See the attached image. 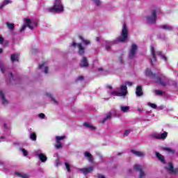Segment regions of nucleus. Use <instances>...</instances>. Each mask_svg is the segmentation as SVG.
Masks as SVG:
<instances>
[{
    "mask_svg": "<svg viewBox=\"0 0 178 178\" xmlns=\"http://www.w3.org/2000/svg\"><path fill=\"white\" fill-rule=\"evenodd\" d=\"M39 69L40 70H43L44 73L45 74H47V73H48V66H47L46 63H42V64L39 65Z\"/></svg>",
    "mask_w": 178,
    "mask_h": 178,
    "instance_id": "16",
    "label": "nucleus"
},
{
    "mask_svg": "<svg viewBox=\"0 0 178 178\" xmlns=\"http://www.w3.org/2000/svg\"><path fill=\"white\" fill-rule=\"evenodd\" d=\"M83 126L86 127L87 129H89V130H95V127L92 126L90 123L88 122H84Z\"/></svg>",
    "mask_w": 178,
    "mask_h": 178,
    "instance_id": "25",
    "label": "nucleus"
},
{
    "mask_svg": "<svg viewBox=\"0 0 178 178\" xmlns=\"http://www.w3.org/2000/svg\"><path fill=\"white\" fill-rule=\"evenodd\" d=\"M39 118H40V119H44V118H45V114H44V113H40V114H39Z\"/></svg>",
    "mask_w": 178,
    "mask_h": 178,
    "instance_id": "42",
    "label": "nucleus"
},
{
    "mask_svg": "<svg viewBox=\"0 0 178 178\" xmlns=\"http://www.w3.org/2000/svg\"><path fill=\"white\" fill-rule=\"evenodd\" d=\"M134 169L135 170H137L139 172L138 177L139 178H144L145 177V172L143 171V169H144V166L138 165V164H135L134 166Z\"/></svg>",
    "mask_w": 178,
    "mask_h": 178,
    "instance_id": "10",
    "label": "nucleus"
},
{
    "mask_svg": "<svg viewBox=\"0 0 178 178\" xmlns=\"http://www.w3.org/2000/svg\"><path fill=\"white\" fill-rule=\"evenodd\" d=\"M97 41H99V38H97Z\"/></svg>",
    "mask_w": 178,
    "mask_h": 178,
    "instance_id": "53",
    "label": "nucleus"
},
{
    "mask_svg": "<svg viewBox=\"0 0 178 178\" xmlns=\"http://www.w3.org/2000/svg\"><path fill=\"white\" fill-rule=\"evenodd\" d=\"M120 63H122V58H120Z\"/></svg>",
    "mask_w": 178,
    "mask_h": 178,
    "instance_id": "52",
    "label": "nucleus"
},
{
    "mask_svg": "<svg viewBox=\"0 0 178 178\" xmlns=\"http://www.w3.org/2000/svg\"><path fill=\"white\" fill-rule=\"evenodd\" d=\"M65 138H66L65 136H56V143H60V141H63Z\"/></svg>",
    "mask_w": 178,
    "mask_h": 178,
    "instance_id": "29",
    "label": "nucleus"
},
{
    "mask_svg": "<svg viewBox=\"0 0 178 178\" xmlns=\"http://www.w3.org/2000/svg\"><path fill=\"white\" fill-rule=\"evenodd\" d=\"M150 136L152 138H157L159 140H165L168 137V132H163L162 134L152 133Z\"/></svg>",
    "mask_w": 178,
    "mask_h": 178,
    "instance_id": "11",
    "label": "nucleus"
},
{
    "mask_svg": "<svg viewBox=\"0 0 178 178\" xmlns=\"http://www.w3.org/2000/svg\"><path fill=\"white\" fill-rule=\"evenodd\" d=\"M118 155H120V153H118Z\"/></svg>",
    "mask_w": 178,
    "mask_h": 178,
    "instance_id": "58",
    "label": "nucleus"
},
{
    "mask_svg": "<svg viewBox=\"0 0 178 178\" xmlns=\"http://www.w3.org/2000/svg\"><path fill=\"white\" fill-rule=\"evenodd\" d=\"M164 168L170 175H178V168H175L172 163H168Z\"/></svg>",
    "mask_w": 178,
    "mask_h": 178,
    "instance_id": "8",
    "label": "nucleus"
},
{
    "mask_svg": "<svg viewBox=\"0 0 178 178\" xmlns=\"http://www.w3.org/2000/svg\"><path fill=\"white\" fill-rule=\"evenodd\" d=\"M38 23L37 21L31 20L29 18L25 19V24L22 26V27L20 29V32L23 33L24 30H26V27H29L31 30H33L36 26Z\"/></svg>",
    "mask_w": 178,
    "mask_h": 178,
    "instance_id": "6",
    "label": "nucleus"
},
{
    "mask_svg": "<svg viewBox=\"0 0 178 178\" xmlns=\"http://www.w3.org/2000/svg\"><path fill=\"white\" fill-rule=\"evenodd\" d=\"M163 30H167V31H172L173 30V26L168 24H164L161 26Z\"/></svg>",
    "mask_w": 178,
    "mask_h": 178,
    "instance_id": "21",
    "label": "nucleus"
},
{
    "mask_svg": "<svg viewBox=\"0 0 178 178\" xmlns=\"http://www.w3.org/2000/svg\"><path fill=\"white\" fill-rule=\"evenodd\" d=\"M155 94L156 95H162V94H163V92L159 90H155Z\"/></svg>",
    "mask_w": 178,
    "mask_h": 178,
    "instance_id": "40",
    "label": "nucleus"
},
{
    "mask_svg": "<svg viewBox=\"0 0 178 178\" xmlns=\"http://www.w3.org/2000/svg\"><path fill=\"white\" fill-rule=\"evenodd\" d=\"M0 44H3V38H2V35H0Z\"/></svg>",
    "mask_w": 178,
    "mask_h": 178,
    "instance_id": "45",
    "label": "nucleus"
},
{
    "mask_svg": "<svg viewBox=\"0 0 178 178\" xmlns=\"http://www.w3.org/2000/svg\"><path fill=\"white\" fill-rule=\"evenodd\" d=\"M145 73L146 76L152 77V79H154V81L156 84H159L160 86H166V84L169 83V79L166 76H161V77H155V74L152 73L149 69H147Z\"/></svg>",
    "mask_w": 178,
    "mask_h": 178,
    "instance_id": "4",
    "label": "nucleus"
},
{
    "mask_svg": "<svg viewBox=\"0 0 178 178\" xmlns=\"http://www.w3.org/2000/svg\"><path fill=\"white\" fill-rule=\"evenodd\" d=\"M99 70H102V68H100V69H99Z\"/></svg>",
    "mask_w": 178,
    "mask_h": 178,
    "instance_id": "57",
    "label": "nucleus"
},
{
    "mask_svg": "<svg viewBox=\"0 0 178 178\" xmlns=\"http://www.w3.org/2000/svg\"><path fill=\"white\" fill-rule=\"evenodd\" d=\"M127 37H129V29H127L126 24H124L122 26V31L121 32V36L118 37L115 40L111 42H106V49L109 51V49H111V47H112L113 44H118V42H125V41H127Z\"/></svg>",
    "mask_w": 178,
    "mask_h": 178,
    "instance_id": "1",
    "label": "nucleus"
},
{
    "mask_svg": "<svg viewBox=\"0 0 178 178\" xmlns=\"http://www.w3.org/2000/svg\"><path fill=\"white\" fill-rule=\"evenodd\" d=\"M59 165H60V161H59V159H57L56 161V166H59Z\"/></svg>",
    "mask_w": 178,
    "mask_h": 178,
    "instance_id": "44",
    "label": "nucleus"
},
{
    "mask_svg": "<svg viewBox=\"0 0 178 178\" xmlns=\"http://www.w3.org/2000/svg\"><path fill=\"white\" fill-rule=\"evenodd\" d=\"M0 70L1 72H2L3 73H5V70L3 68V63L0 62Z\"/></svg>",
    "mask_w": 178,
    "mask_h": 178,
    "instance_id": "39",
    "label": "nucleus"
},
{
    "mask_svg": "<svg viewBox=\"0 0 178 178\" xmlns=\"http://www.w3.org/2000/svg\"><path fill=\"white\" fill-rule=\"evenodd\" d=\"M120 108L121 112H124V113L129 112V111L130 110V107L127 106H120Z\"/></svg>",
    "mask_w": 178,
    "mask_h": 178,
    "instance_id": "27",
    "label": "nucleus"
},
{
    "mask_svg": "<svg viewBox=\"0 0 178 178\" xmlns=\"http://www.w3.org/2000/svg\"><path fill=\"white\" fill-rule=\"evenodd\" d=\"M131 154L135 155V156H140V158H144L145 154L143 152L137 151V150H131Z\"/></svg>",
    "mask_w": 178,
    "mask_h": 178,
    "instance_id": "17",
    "label": "nucleus"
},
{
    "mask_svg": "<svg viewBox=\"0 0 178 178\" xmlns=\"http://www.w3.org/2000/svg\"><path fill=\"white\" fill-rule=\"evenodd\" d=\"M11 60L12 62H19V54H12Z\"/></svg>",
    "mask_w": 178,
    "mask_h": 178,
    "instance_id": "26",
    "label": "nucleus"
},
{
    "mask_svg": "<svg viewBox=\"0 0 178 178\" xmlns=\"http://www.w3.org/2000/svg\"><path fill=\"white\" fill-rule=\"evenodd\" d=\"M84 156L85 158H87L88 161L90 163H92V162H94V157L92 156V154H91V153H90L89 152H86L84 153Z\"/></svg>",
    "mask_w": 178,
    "mask_h": 178,
    "instance_id": "15",
    "label": "nucleus"
},
{
    "mask_svg": "<svg viewBox=\"0 0 178 178\" xmlns=\"http://www.w3.org/2000/svg\"><path fill=\"white\" fill-rule=\"evenodd\" d=\"M79 40H81V43H76V42L73 41L71 44V47H74L76 48V47H78V54L79 55H84L86 54V47H88V45H90L91 44V42L84 38L83 36H79Z\"/></svg>",
    "mask_w": 178,
    "mask_h": 178,
    "instance_id": "2",
    "label": "nucleus"
},
{
    "mask_svg": "<svg viewBox=\"0 0 178 178\" xmlns=\"http://www.w3.org/2000/svg\"><path fill=\"white\" fill-rule=\"evenodd\" d=\"M150 51L153 57L154 62L156 61V56H160L161 59H163L164 62H166L168 60V58L165 55L162 54V52L159 51H155V48H154L153 46L151 47Z\"/></svg>",
    "mask_w": 178,
    "mask_h": 178,
    "instance_id": "7",
    "label": "nucleus"
},
{
    "mask_svg": "<svg viewBox=\"0 0 178 178\" xmlns=\"http://www.w3.org/2000/svg\"><path fill=\"white\" fill-rule=\"evenodd\" d=\"M138 111H139L140 112H141V109H138Z\"/></svg>",
    "mask_w": 178,
    "mask_h": 178,
    "instance_id": "56",
    "label": "nucleus"
},
{
    "mask_svg": "<svg viewBox=\"0 0 178 178\" xmlns=\"http://www.w3.org/2000/svg\"><path fill=\"white\" fill-rule=\"evenodd\" d=\"M147 23L153 24L156 22V10H152V14L146 17Z\"/></svg>",
    "mask_w": 178,
    "mask_h": 178,
    "instance_id": "9",
    "label": "nucleus"
},
{
    "mask_svg": "<svg viewBox=\"0 0 178 178\" xmlns=\"http://www.w3.org/2000/svg\"><path fill=\"white\" fill-rule=\"evenodd\" d=\"M10 79H13V74L12 73L10 74Z\"/></svg>",
    "mask_w": 178,
    "mask_h": 178,
    "instance_id": "49",
    "label": "nucleus"
},
{
    "mask_svg": "<svg viewBox=\"0 0 178 178\" xmlns=\"http://www.w3.org/2000/svg\"><path fill=\"white\" fill-rule=\"evenodd\" d=\"M156 156L158 158L159 161H161V163H165V156L162 154H159V152L156 153Z\"/></svg>",
    "mask_w": 178,
    "mask_h": 178,
    "instance_id": "24",
    "label": "nucleus"
},
{
    "mask_svg": "<svg viewBox=\"0 0 178 178\" xmlns=\"http://www.w3.org/2000/svg\"><path fill=\"white\" fill-rule=\"evenodd\" d=\"M6 26H8L9 30H13V29H15V24H10L9 22H7Z\"/></svg>",
    "mask_w": 178,
    "mask_h": 178,
    "instance_id": "32",
    "label": "nucleus"
},
{
    "mask_svg": "<svg viewBox=\"0 0 178 178\" xmlns=\"http://www.w3.org/2000/svg\"><path fill=\"white\" fill-rule=\"evenodd\" d=\"M80 172H82L83 175H88V173H91L92 170H94V167L93 166H89L88 168H80L79 169Z\"/></svg>",
    "mask_w": 178,
    "mask_h": 178,
    "instance_id": "14",
    "label": "nucleus"
},
{
    "mask_svg": "<svg viewBox=\"0 0 178 178\" xmlns=\"http://www.w3.org/2000/svg\"><path fill=\"white\" fill-rule=\"evenodd\" d=\"M97 6H101V0H92Z\"/></svg>",
    "mask_w": 178,
    "mask_h": 178,
    "instance_id": "37",
    "label": "nucleus"
},
{
    "mask_svg": "<svg viewBox=\"0 0 178 178\" xmlns=\"http://www.w3.org/2000/svg\"><path fill=\"white\" fill-rule=\"evenodd\" d=\"M136 95L137 97H141L143 95V88L141 86H138L136 90Z\"/></svg>",
    "mask_w": 178,
    "mask_h": 178,
    "instance_id": "20",
    "label": "nucleus"
},
{
    "mask_svg": "<svg viewBox=\"0 0 178 178\" xmlns=\"http://www.w3.org/2000/svg\"><path fill=\"white\" fill-rule=\"evenodd\" d=\"M111 118H112V113H108L107 114V115L103 119V120L100 121V123L104 124V123H105V122H106L107 120H110V119H111Z\"/></svg>",
    "mask_w": 178,
    "mask_h": 178,
    "instance_id": "22",
    "label": "nucleus"
},
{
    "mask_svg": "<svg viewBox=\"0 0 178 178\" xmlns=\"http://www.w3.org/2000/svg\"><path fill=\"white\" fill-rule=\"evenodd\" d=\"M15 176L17 177H20V178H30V175L29 174H23L19 172H15Z\"/></svg>",
    "mask_w": 178,
    "mask_h": 178,
    "instance_id": "19",
    "label": "nucleus"
},
{
    "mask_svg": "<svg viewBox=\"0 0 178 178\" xmlns=\"http://www.w3.org/2000/svg\"><path fill=\"white\" fill-rule=\"evenodd\" d=\"M55 147L57 149H60V148H62V147H63V145H62V143H60V142H56Z\"/></svg>",
    "mask_w": 178,
    "mask_h": 178,
    "instance_id": "33",
    "label": "nucleus"
},
{
    "mask_svg": "<svg viewBox=\"0 0 178 178\" xmlns=\"http://www.w3.org/2000/svg\"><path fill=\"white\" fill-rule=\"evenodd\" d=\"M35 153H36V155L38 156V158L40 159L41 162H42L43 163H45V162H47L48 158L45 154L42 153L38 154V151H36Z\"/></svg>",
    "mask_w": 178,
    "mask_h": 178,
    "instance_id": "13",
    "label": "nucleus"
},
{
    "mask_svg": "<svg viewBox=\"0 0 178 178\" xmlns=\"http://www.w3.org/2000/svg\"><path fill=\"white\" fill-rule=\"evenodd\" d=\"M108 88H110V90L112 88V87H111V86H108Z\"/></svg>",
    "mask_w": 178,
    "mask_h": 178,
    "instance_id": "55",
    "label": "nucleus"
},
{
    "mask_svg": "<svg viewBox=\"0 0 178 178\" xmlns=\"http://www.w3.org/2000/svg\"><path fill=\"white\" fill-rule=\"evenodd\" d=\"M98 178H105V176L100 175H99Z\"/></svg>",
    "mask_w": 178,
    "mask_h": 178,
    "instance_id": "48",
    "label": "nucleus"
},
{
    "mask_svg": "<svg viewBox=\"0 0 178 178\" xmlns=\"http://www.w3.org/2000/svg\"><path fill=\"white\" fill-rule=\"evenodd\" d=\"M130 134V130H126L124 133V137H127Z\"/></svg>",
    "mask_w": 178,
    "mask_h": 178,
    "instance_id": "41",
    "label": "nucleus"
},
{
    "mask_svg": "<svg viewBox=\"0 0 178 178\" xmlns=\"http://www.w3.org/2000/svg\"><path fill=\"white\" fill-rule=\"evenodd\" d=\"M20 151H22L24 156H27L29 155V152L25 149L21 148Z\"/></svg>",
    "mask_w": 178,
    "mask_h": 178,
    "instance_id": "35",
    "label": "nucleus"
},
{
    "mask_svg": "<svg viewBox=\"0 0 178 178\" xmlns=\"http://www.w3.org/2000/svg\"><path fill=\"white\" fill-rule=\"evenodd\" d=\"M83 79H84V77H83L82 76H79V77L76 79V81H81L82 80H83Z\"/></svg>",
    "mask_w": 178,
    "mask_h": 178,
    "instance_id": "43",
    "label": "nucleus"
},
{
    "mask_svg": "<svg viewBox=\"0 0 178 178\" xmlns=\"http://www.w3.org/2000/svg\"><path fill=\"white\" fill-rule=\"evenodd\" d=\"M3 127H5V129H8V127L6 126V124H4Z\"/></svg>",
    "mask_w": 178,
    "mask_h": 178,
    "instance_id": "50",
    "label": "nucleus"
},
{
    "mask_svg": "<svg viewBox=\"0 0 178 178\" xmlns=\"http://www.w3.org/2000/svg\"><path fill=\"white\" fill-rule=\"evenodd\" d=\"M2 51H3L2 49H0V54L2 52Z\"/></svg>",
    "mask_w": 178,
    "mask_h": 178,
    "instance_id": "54",
    "label": "nucleus"
},
{
    "mask_svg": "<svg viewBox=\"0 0 178 178\" xmlns=\"http://www.w3.org/2000/svg\"><path fill=\"white\" fill-rule=\"evenodd\" d=\"M165 151H167L169 154H175V149L172 148H165Z\"/></svg>",
    "mask_w": 178,
    "mask_h": 178,
    "instance_id": "34",
    "label": "nucleus"
},
{
    "mask_svg": "<svg viewBox=\"0 0 178 178\" xmlns=\"http://www.w3.org/2000/svg\"><path fill=\"white\" fill-rule=\"evenodd\" d=\"M88 61H87V58L83 57L81 63L80 67H88Z\"/></svg>",
    "mask_w": 178,
    "mask_h": 178,
    "instance_id": "18",
    "label": "nucleus"
},
{
    "mask_svg": "<svg viewBox=\"0 0 178 178\" xmlns=\"http://www.w3.org/2000/svg\"><path fill=\"white\" fill-rule=\"evenodd\" d=\"M9 3H12V1L10 0H6V1H4L2 3V4L0 6V10H1V9L4 8L5 6H6V5H9Z\"/></svg>",
    "mask_w": 178,
    "mask_h": 178,
    "instance_id": "28",
    "label": "nucleus"
},
{
    "mask_svg": "<svg viewBox=\"0 0 178 178\" xmlns=\"http://www.w3.org/2000/svg\"><path fill=\"white\" fill-rule=\"evenodd\" d=\"M150 62H151L152 65H154V62L152 61V59H150Z\"/></svg>",
    "mask_w": 178,
    "mask_h": 178,
    "instance_id": "51",
    "label": "nucleus"
},
{
    "mask_svg": "<svg viewBox=\"0 0 178 178\" xmlns=\"http://www.w3.org/2000/svg\"><path fill=\"white\" fill-rule=\"evenodd\" d=\"M48 12L51 13H54V12H57L58 13H60L63 12V4H62V0H55L54 2V6L51 8H47Z\"/></svg>",
    "mask_w": 178,
    "mask_h": 178,
    "instance_id": "5",
    "label": "nucleus"
},
{
    "mask_svg": "<svg viewBox=\"0 0 178 178\" xmlns=\"http://www.w3.org/2000/svg\"><path fill=\"white\" fill-rule=\"evenodd\" d=\"M30 138L31 140H32V141H35L37 140V135L35 134V133L34 132L31 133L30 136Z\"/></svg>",
    "mask_w": 178,
    "mask_h": 178,
    "instance_id": "31",
    "label": "nucleus"
},
{
    "mask_svg": "<svg viewBox=\"0 0 178 178\" xmlns=\"http://www.w3.org/2000/svg\"><path fill=\"white\" fill-rule=\"evenodd\" d=\"M3 140H5V136H1V137H0V143H1V141H3Z\"/></svg>",
    "mask_w": 178,
    "mask_h": 178,
    "instance_id": "47",
    "label": "nucleus"
},
{
    "mask_svg": "<svg viewBox=\"0 0 178 178\" xmlns=\"http://www.w3.org/2000/svg\"><path fill=\"white\" fill-rule=\"evenodd\" d=\"M137 48L138 47L136 45V44H131V47L129 52V58L130 59H133L136 56V54H137Z\"/></svg>",
    "mask_w": 178,
    "mask_h": 178,
    "instance_id": "12",
    "label": "nucleus"
},
{
    "mask_svg": "<svg viewBox=\"0 0 178 178\" xmlns=\"http://www.w3.org/2000/svg\"><path fill=\"white\" fill-rule=\"evenodd\" d=\"M65 168L67 172H70V164H69L68 163H65Z\"/></svg>",
    "mask_w": 178,
    "mask_h": 178,
    "instance_id": "38",
    "label": "nucleus"
},
{
    "mask_svg": "<svg viewBox=\"0 0 178 178\" xmlns=\"http://www.w3.org/2000/svg\"><path fill=\"white\" fill-rule=\"evenodd\" d=\"M131 87L133 82L127 81L125 85L120 86V88L117 90L109 91L110 95H118V97H126L127 95V86Z\"/></svg>",
    "mask_w": 178,
    "mask_h": 178,
    "instance_id": "3",
    "label": "nucleus"
},
{
    "mask_svg": "<svg viewBox=\"0 0 178 178\" xmlns=\"http://www.w3.org/2000/svg\"><path fill=\"white\" fill-rule=\"evenodd\" d=\"M97 155L101 161H104V157L102 156V155H101V154H98Z\"/></svg>",
    "mask_w": 178,
    "mask_h": 178,
    "instance_id": "46",
    "label": "nucleus"
},
{
    "mask_svg": "<svg viewBox=\"0 0 178 178\" xmlns=\"http://www.w3.org/2000/svg\"><path fill=\"white\" fill-rule=\"evenodd\" d=\"M0 97L1 98L3 105H8V100L5 98V96L3 95V92L0 90Z\"/></svg>",
    "mask_w": 178,
    "mask_h": 178,
    "instance_id": "23",
    "label": "nucleus"
},
{
    "mask_svg": "<svg viewBox=\"0 0 178 178\" xmlns=\"http://www.w3.org/2000/svg\"><path fill=\"white\" fill-rule=\"evenodd\" d=\"M46 95L47 97H49V98L51 99V101H53V102L54 104H56V105H58V102L56 101V99H55V98L52 97V95L49 94V93H46Z\"/></svg>",
    "mask_w": 178,
    "mask_h": 178,
    "instance_id": "30",
    "label": "nucleus"
},
{
    "mask_svg": "<svg viewBox=\"0 0 178 178\" xmlns=\"http://www.w3.org/2000/svg\"><path fill=\"white\" fill-rule=\"evenodd\" d=\"M147 105H148V106H150L151 108H152L153 109H156V104H152V103H151V102H149V103H147Z\"/></svg>",
    "mask_w": 178,
    "mask_h": 178,
    "instance_id": "36",
    "label": "nucleus"
},
{
    "mask_svg": "<svg viewBox=\"0 0 178 178\" xmlns=\"http://www.w3.org/2000/svg\"><path fill=\"white\" fill-rule=\"evenodd\" d=\"M68 178H71L70 177H69Z\"/></svg>",
    "mask_w": 178,
    "mask_h": 178,
    "instance_id": "59",
    "label": "nucleus"
}]
</instances>
